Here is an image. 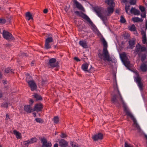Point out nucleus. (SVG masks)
<instances>
[{
    "instance_id": "f257e3e1",
    "label": "nucleus",
    "mask_w": 147,
    "mask_h": 147,
    "mask_svg": "<svg viewBox=\"0 0 147 147\" xmlns=\"http://www.w3.org/2000/svg\"><path fill=\"white\" fill-rule=\"evenodd\" d=\"M105 2L109 5L107 10L105 11H104L103 9L102 8L98 7L94 8L95 12L103 22L107 19L106 16H110L113 13L114 7L115 6V3L113 0H105Z\"/></svg>"
},
{
    "instance_id": "f03ea898",
    "label": "nucleus",
    "mask_w": 147,
    "mask_h": 147,
    "mask_svg": "<svg viewBox=\"0 0 147 147\" xmlns=\"http://www.w3.org/2000/svg\"><path fill=\"white\" fill-rule=\"evenodd\" d=\"M114 90L115 92H117L119 96V100L121 101L122 104L123 105V107L124 111L126 113V114L128 116L130 117L131 119L133 120L134 123L133 125L134 127H135L136 129H140V128L139 125L137 123L136 121L132 114L130 112L129 109H128L127 107V105L124 102L123 99L121 96V95L118 90L117 83H115V84L113 86Z\"/></svg>"
},
{
    "instance_id": "7ed1b4c3",
    "label": "nucleus",
    "mask_w": 147,
    "mask_h": 147,
    "mask_svg": "<svg viewBox=\"0 0 147 147\" xmlns=\"http://www.w3.org/2000/svg\"><path fill=\"white\" fill-rule=\"evenodd\" d=\"M101 42L102 43L103 46V53H99L98 54L99 57L101 59L105 61H109L110 60V56L109 55L108 51L107 49V44L105 38L102 37L100 38Z\"/></svg>"
},
{
    "instance_id": "20e7f679",
    "label": "nucleus",
    "mask_w": 147,
    "mask_h": 147,
    "mask_svg": "<svg viewBox=\"0 0 147 147\" xmlns=\"http://www.w3.org/2000/svg\"><path fill=\"white\" fill-rule=\"evenodd\" d=\"M75 13L76 15H78L88 22L89 24L92 27V29L95 32H98V30L96 28V26L94 25V24L92 22V21L84 13L81 12H79L78 11H75Z\"/></svg>"
},
{
    "instance_id": "39448f33",
    "label": "nucleus",
    "mask_w": 147,
    "mask_h": 147,
    "mask_svg": "<svg viewBox=\"0 0 147 147\" xmlns=\"http://www.w3.org/2000/svg\"><path fill=\"white\" fill-rule=\"evenodd\" d=\"M31 77L29 75H27L26 80L31 90L33 91L36 89L37 86L35 82L33 80H31Z\"/></svg>"
},
{
    "instance_id": "423d86ee",
    "label": "nucleus",
    "mask_w": 147,
    "mask_h": 147,
    "mask_svg": "<svg viewBox=\"0 0 147 147\" xmlns=\"http://www.w3.org/2000/svg\"><path fill=\"white\" fill-rule=\"evenodd\" d=\"M120 56L124 65L126 67L129 66L130 62L127 59L126 54L125 53H123L120 54Z\"/></svg>"
},
{
    "instance_id": "0eeeda50",
    "label": "nucleus",
    "mask_w": 147,
    "mask_h": 147,
    "mask_svg": "<svg viewBox=\"0 0 147 147\" xmlns=\"http://www.w3.org/2000/svg\"><path fill=\"white\" fill-rule=\"evenodd\" d=\"M34 102V100L32 99H29V103L30 104L29 105H26L24 106V111L27 113H31L33 111L32 105Z\"/></svg>"
},
{
    "instance_id": "6e6552de",
    "label": "nucleus",
    "mask_w": 147,
    "mask_h": 147,
    "mask_svg": "<svg viewBox=\"0 0 147 147\" xmlns=\"http://www.w3.org/2000/svg\"><path fill=\"white\" fill-rule=\"evenodd\" d=\"M3 36L4 38L7 40H13L14 39V37L11 33L5 30H3Z\"/></svg>"
},
{
    "instance_id": "1a4fd4ad",
    "label": "nucleus",
    "mask_w": 147,
    "mask_h": 147,
    "mask_svg": "<svg viewBox=\"0 0 147 147\" xmlns=\"http://www.w3.org/2000/svg\"><path fill=\"white\" fill-rule=\"evenodd\" d=\"M41 141L42 143V147H51L52 146V144L51 142H47L46 139L42 138H41Z\"/></svg>"
},
{
    "instance_id": "9d476101",
    "label": "nucleus",
    "mask_w": 147,
    "mask_h": 147,
    "mask_svg": "<svg viewBox=\"0 0 147 147\" xmlns=\"http://www.w3.org/2000/svg\"><path fill=\"white\" fill-rule=\"evenodd\" d=\"M146 50L145 47L141 46L138 43L136 45L135 52L137 53H139L141 52L145 51Z\"/></svg>"
},
{
    "instance_id": "9b49d317",
    "label": "nucleus",
    "mask_w": 147,
    "mask_h": 147,
    "mask_svg": "<svg viewBox=\"0 0 147 147\" xmlns=\"http://www.w3.org/2000/svg\"><path fill=\"white\" fill-rule=\"evenodd\" d=\"M137 77L135 78V80L140 90L142 89V84L141 82V79L138 73L136 72Z\"/></svg>"
},
{
    "instance_id": "f8f14e48",
    "label": "nucleus",
    "mask_w": 147,
    "mask_h": 147,
    "mask_svg": "<svg viewBox=\"0 0 147 147\" xmlns=\"http://www.w3.org/2000/svg\"><path fill=\"white\" fill-rule=\"evenodd\" d=\"M43 108V105L41 103L36 104L35 105L33 110V111H36L37 112L42 111Z\"/></svg>"
},
{
    "instance_id": "ddd939ff",
    "label": "nucleus",
    "mask_w": 147,
    "mask_h": 147,
    "mask_svg": "<svg viewBox=\"0 0 147 147\" xmlns=\"http://www.w3.org/2000/svg\"><path fill=\"white\" fill-rule=\"evenodd\" d=\"M103 138V135L101 133H98L92 136V139L95 141L101 140Z\"/></svg>"
},
{
    "instance_id": "4468645a",
    "label": "nucleus",
    "mask_w": 147,
    "mask_h": 147,
    "mask_svg": "<svg viewBox=\"0 0 147 147\" xmlns=\"http://www.w3.org/2000/svg\"><path fill=\"white\" fill-rule=\"evenodd\" d=\"M56 60L54 58H51L49 60V64L51 67L57 66L58 64L56 62Z\"/></svg>"
},
{
    "instance_id": "2eb2a0df",
    "label": "nucleus",
    "mask_w": 147,
    "mask_h": 147,
    "mask_svg": "<svg viewBox=\"0 0 147 147\" xmlns=\"http://www.w3.org/2000/svg\"><path fill=\"white\" fill-rule=\"evenodd\" d=\"M141 33L142 35V43L144 44H147V39L145 32L143 30H142L141 32Z\"/></svg>"
},
{
    "instance_id": "dca6fc26",
    "label": "nucleus",
    "mask_w": 147,
    "mask_h": 147,
    "mask_svg": "<svg viewBox=\"0 0 147 147\" xmlns=\"http://www.w3.org/2000/svg\"><path fill=\"white\" fill-rule=\"evenodd\" d=\"M74 3L75 4L76 7L78 9L83 11H84V7L76 0H74Z\"/></svg>"
},
{
    "instance_id": "f3484780",
    "label": "nucleus",
    "mask_w": 147,
    "mask_h": 147,
    "mask_svg": "<svg viewBox=\"0 0 147 147\" xmlns=\"http://www.w3.org/2000/svg\"><path fill=\"white\" fill-rule=\"evenodd\" d=\"M129 12L136 15H139L140 14L139 11L133 7L131 8L129 11Z\"/></svg>"
},
{
    "instance_id": "a211bd4d",
    "label": "nucleus",
    "mask_w": 147,
    "mask_h": 147,
    "mask_svg": "<svg viewBox=\"0 0 147 147\" xmlns=\"http://www.w3.org/2000/svg\"><path fill=\"white\" fill-rule=\"evenodd\" d=\"M59 144L61 147H65L68 144V142L63 139L61 140L59 142Z\"/></svg>"
},
{
    "instance_id": "6ab92c4d",
    "label": "nucleus",
    "mask_w": 147,
    "mask_h": 147,
    "mask_svg": "<svg viewBox=\"0 0 147 147\" xmlns=\"http://www.w3.org/2000/svg\"><path fill=\"white\" fill-rule=\"evenodd\" d=\"M88 65L89 64L88 63H85L82 65L81 68L83 71L89 72V71L88 70Z\"/></svg>"
},
{
    "instance_id": "aec40b11",
    "label": "nucleus",
    "mask_w": 147,
    "mask_h": 147,
    "mask_svg": "<svg viewBox=\"0 0 147 147\" xmlns=\"http://www.w3.org/2000/svg\"><path fill=\"white\" fill-rule=\"evenodd\" d=\"M13 133L15 135L16 138L18 139H19L21 138V134L18 131L15 130L13 131Z\"/></svg>"
},
{
    "instance_id": "412c9836",
    "label": "nucleus",
    "mask_w": 147,
    "mask_h": 147,
    "mask_svg": "<svg viewBox=\"0 0 147 147\" xmlns=\"http://www.w3.org/2000/svg\"><path fill=\"white\" fill-rule=\"evenodd\" d=\"M80 45L84 48L87 47V45L86 42L84 40H80L79 42Z\"/></svg>"
},
{
    "instance_id": "4be33fe9",
    "label": "nucleus",
    "mask_w": 147,
    "mask_h": 147,
    "mask_svg": "<svg viewBox=\"0 0 147 147\" xmlns=\"http://www.w3.org/2000/svg\"><path fill=\"white\" fill-rule=\"evenodd\" d=\"M26 19L28 20L33 19L32 14L29 12L26 13Z\"/></svg>"
},
{
    "instance_id": "5701e85b",
    "label": "nucleus",
    "mask_w": 147,
    "mask_h": 147,
    "mask_svg": "<svg viewBox=\"0 0 147 147\" xmlns=\"http://www.w3.org/2000/svg\"><path fill=\"white\" fill-rule=\"evenodd\" d=\"M117 98H118L115 95L113 96L111 99V101L112 102L115 104L118 103V100Z\"/></svg>"
},
{
    "instance_id": "b1692460",
    "label": "nucleus",
    "mask_w": 147,
    "mask_h": 147,
    "mask_svg": "<svg viewBox=\"0 0 147 147\" xmlns=\"http://www.w3.org/2000/svg\"><path fill=\"white\" fill-rule=\"evenodd\" d=\"M132 20L134 22H142L143 21V20L142 19L138 17L133 18H132Z\"/></svg>"
},
{
    "instance_id": "393cba45",
    "label": "nucleus",
    "mask_w": 147,
    "mask_h": 147,
    "mask_svg": "<svg viewBox=\"0 0 147 147\" xmlns=\"http://www.w3.org/2000/svg\"><path fill=\"white\" fill-rule=\"evenodd\" d=\"M37 139L36 138H33L28 140L29 144H32L37 142Z\"/></svg>"
},
{
    "instance_id": "a878e982",
    "label": "nucleus",
    "mask_w": 147,
    "mask_h": 147,
    "mask_svg": "<svg viewBox=\"0 0 147 147\" xmlns=\"http://www.w3.org/2000/svg\"><path fill=\"white\" fill-rule=\"evenodd\" d=\"M140 69L142 71H145L147 69V66L144 63L142 64L140 66Z\"/></svg>"
},
{
    "instance_id": "bb28decb",
    "label": "nucleus",
    "mask_w": 147,
    "mask_h": 147,
    "mask_svg": "<svg viewBox=\"0 0 147 147\" xmlns=\"http://www.w3.org/2000/svg\"><path fill=\"white\" fill-rule=\"evenodd\" d=\"M22 147H28V145L29 144L28 141H25L22 142L21 144Z\"/></svg>"
},
{
    "instance_id": "cd10ccee",
    "label": "nucleus",
    "mask_w": 147,
    "mask_h": 147,
    "mask_svg": "<svg viewBox=\"0 0 147 147\" xmlns=\"http://www.w3.org/2000/svg\"><path fill=\"white\" fill-rule=\"evenodd\" d=\"M33 96L36 100H41L42 99V98L41 96L37 94H35Z\"/></svg>"
},
{
    "instance_id": "c85d7f7f",
    "label": "nucleus",
    "mask_w": 147,
    "mask_h": 147,
    "mask_svg": "<svg viewBox=\"0 0 147 147\" xmlns=\"http://www.w3.org/2000/svg\"><path fill=\"white\" fill-rule=\"evenodd\" d=\"M129 28V30L131 31H135L136 30L135 26L134 24L131 25Z\"/></svg>"
},
{
    "instance_id": "c756f323",
    "label": "nucleus",
    "mask_w": 147,
    "mask_h": 147,
    "mask_svg": "<svg viewBox=\"0 0 147 147\" xmlns=\"http://www.w3.org/2000/svg\"><path fill=\"white\" fill-rule=\"evenodd\" d=\"M134 43L135 42L134 40H130L129 41V45L131 49H132L133 46L134 45Z\"/></svg>"
},
{
    "instance_id": "7c9ffc66",
    "label": "nucleus",
    "mask_w": 147,
    "mask_h": 147,
    "mask_svg": "<svg viewBox=\"0 0 147 147\" xmlns=\"http://www.w3.org/2000/svg\"><path fill=\"white\" fill-rule=\"evenodd\" d=\"M45 47L46 49H48L51 48V46L47 42H46L45 44Z\"/></svg>"
},
{
    "instance_id": "2f4dec72",
    "label": "nucleus",
    "mask_w": 147,
    "mask_h": 147,
    "mask_svg": "<svg viewBox=\"0 0 147 147\" xmlns=\"http://www.w3.org/2000/svg\"><path fill=\"white\" fill-rule=\"evenodd\" d=\"M53 40V39L51 37H49L47 38L45 40V42H47L48 43H49L51 42H52Z\"/></svg>"
},
{
    "instance_id": "473e14b6",
    "label": "nucleus",
    "mask_w": 147,
    "mask_h": 147,
    "mask_svg": "<svg viewBox=\"0 0 147 147\" xmlns=\"http://www.w3.org/2000/svg\"><path fill=\"white\" fill-rule=\"evenodd\" d=\"M53 121L55 123H57L59 121V118L57 116H55L53 118Z\"/></svg>"
},
{
    "instance_id": "72a5a7b5",
    "label": "nucleus",
    "mask_w": 147,
    "mask_h": 147,
    "mask_svg": "<svg viewBox=\"0 0 147 147\" xmlns=\"http://www.w3.org/2000/svg\"><path fill=\"white\" fill-rule=\"evenodd\" d=\"M72 147H80V146L78 145L75 142H71Z\"/></svg>"
},
{
    "instance_id": "f704fd0d",
    "label": "nucleus",
    "mask_w": 147,
    "mask_h": 147,
    "mask_svg": "<svg viewBox=\"0 0 147 147\" xmlns=\"http://www.w3.org/2000/svg\"><path fill=\"white\" fill-rule=\"evenodd\" d=\"M130 6L129 5H126L125 9L126 12L127 13L129 14V11L130 9Z\"/></svg>"
},
{
    "instance_id": "c9c22d12",
    "label": "nucleus",
    "mask_w": 147,
    "mask_h": 147,
    "mask_svg": "<svg viewBox=\"0 0 147 147\" xmlns=\"http://www.w3.org/2000/svg\"><path fill=\"white\" fill-rule=\"evenodd\" d=\"M120 22L121 23H124L125 22V20L124 17L121 16L120 17Z\"/></svg>"
},
{
    "instance_id": "e433bc0d",
    "label": "nucleus",
    "mask_w": 147,
    "mask_h": 147,
    "mask_svg": "<svg viewBox=\"0 0 147 147\" xmlns=\"http://www.w3.org/2000/svg\"><path fill=\"white\" fill-rule=\"evenodd\" d=\"M136 3V0H129V3L131 5H134Z\"/></svg>"
},
{
    "instance_id": "4c0bfd02",
    "label": "nucleus",
    "mask_w": 147,
    "mask_h": 147,
    "mask_svg": "<svg viewBox=\"0 0 147 147\" xmlns=\"http://www.w3.org/2000/svg\"><path fill=\"white\" fill-rule=\"evenodd\" d=\"M8 105H9L7 103L5 102L2 103L1 106L3 107L7 108L8 107Z\"/></svg>"
},
{
    "instance_id": "58836bf2",
    "label": "nucleus",
    "mask_w": 147,
    "mask_h": 147,
    "mask_svg": "<svg viewBox=\"0 0 147 147\" xmlns=\"http://www.w3.org/2000/svg\"><path fill=\"white\" fill-rule=\"evenodd\" d=\"M139 8L140 9V11L142 12H145V8L144 7L142 6H139Z\"/></svg>"
},
{
    "instance_id": "ea45409f",
    "label": "nucleus",
    "mask_w": 147,
    "mask_h": 147,
    "mask_svg": "<svg viewBox=\"0 0 147 147\" xmlns=\"http://www.w3.org/2000/svg\"><path fill=\"white\" fill-rule=\"evenodd\" d=\"M35 120L37 122L39 123H41L43 122L42 120L41 119L38 118H36L35 119Z\"/></svg>"
},
{
    "instance_id": "a19ab883",
    "label": "nucleus",
    "mask_w": 147,
    "mask_h": 147,
    "mask_svg": "<svg viewBox=\"0 0 147 147\" xmlns=\"http://www.w3.org/2000/svg\"><path fill=\"white\" fill-rule=\"evenodd\" d=\"M125 147H133V145L130 144H128L126 142L125 143Z\"/></svg>"
},
{
    "instance_id": "79ce46f5",
    "label": "nucleus",
    "mask_w": 147,
    "mask_h": 147,
    "mask_svg": "<svg viewBox=\"0 0 147 147\" xmlns=\"http://www.w3.org/2000/svg\"><path fill=\"white\" fill-rule=\"evenodd\" d=\"M11 70L10 69V68H7L5 69V72L6 73H9L10 71Z\"/></svg>"
},
{
    "instance_id": "37998d69",
    "label": "nucleus",
    "mask_w": 147,
    "mask_h": 147,
    "mask_svg": "<svg viewBox=\"0 0 147 147\" xmlns=\"http://www.w3.org/2000/svg\"><path fill=\"white\" fill-rule=\"evenodd\" d=\"M60 136L61 138H64L66 137L67 136L65 134L62 133V134L60 135Z\"/></svg>"
},
{
    "instance_id": "c03bdc74",
    "label": "nucleus",
    "mask_w": 147,
    "mask_h": 147,
    "mask_svg": "<svg viewBox=\"0 0 147 147\" xmlns=\"http://www.w3.org/2000/svg\"><path fill=\"white\" fill-rule=\"evenodd\" d=\"M142 13L141 15V16L143 18H145L146 17L145 12Z\"/></svg>"
},
{
    "instance_id": "a18cd8bd",
    "label": "nucleus",
    "mask_w": 147,
    "mask_h": 147,
    "mask_svg": "<svg viewBox=\"0 0 147 147\" xmlns=\"http://www.w3.org/2000/svg\"><path fill=\"white\" fill-rule=\"evenodd\" d=\"M5 20L3 19H0V23H4L5 22Z\"/></svg>"
},
{
    "instance_id": "49530a36",
    "label": "nucleus",
    "mask_w": 147,
    "mask_h": 147,
    "mask_svg": "<svg viewBox=\"0 0 147 147\" xmlns=\"http://www.w3.org/2000/svg\"><path fill=\"white\" fill-rule=\"evenodd\" d=\"M74 59L77 61H80V60L76 57H75L74 58Z\"/></svg>"
},
{
    "instance_id": "de8ad7c7",
    "label": "nucleus",
    "mask_w": 147,
    "mask_h": 147,
    "mask_svg": "<svg viewBox=\"0 0 147 147\" xmlns=\"http://www.w3.org/2000/svg\"><path fill=\"white\" fill-rule=\"evenodd\" d=\"M9 116L8 114H7L6 115V120H8V119H9Z\"/></svg>"
},
{
    "instance_id": "09e8293b",
    "label": "nucleus",
    "mask_w": 147,
    "mask_h": 147,
    "mask_svg": "<svg viewBox=\"0 0 147 147\" xmlns=\"http://www.w3.org/2000/svg\"><path fill=\"white\" fill-rule=\"evenodd\" d=\"M146 56L145 55H144V56L143 57H142V58H141V59H142V61H144V60L145 58H146Z\"/></svg>"
},
{
    "instance_id": "8fccbe9b",
    "label": "nucleus",
    "mask_w": 147,
    "mask_h": 147,
    "mask_svg": "<svg viewBox=\"0 0 147 147\" xmlns=\"http://www.w3.org/2000/svg\"><path fill=\"white\" fill-rule=\"evenodd\" d=\"M48 10L47 9H45L43 10V12L44 13H46L47 12Z\"/></svg>"
},
{
    "instance_id": "3c124183",
    "label": "nucleus",
    "mask_w": 147,
    "mask_h": 147,
    "mask_svg": "<svg viewBox=\"0 0 147 147\" xmlns=\"http://www.w3.org/2000/svg\"><path fill=\"white\" fill-rule=\"evenodd\" d=\"M34 61H32L30 63V65L31 66H32L34 65Z\"/></svg>"
},
{
    "instance_id": "603ef678",
    "label": "nucleus",
    "mask_w": 147,
    "mask_h": 147,
    "mask_svg": "<svg viewBox=\"0 0 147 147\" xmlns=\"http://www.w3.org/2000/svg\"><path fill=\"white\" fill-rule=\"evenodd\" d=\"M115 12L117 13H119V10L118 9H117L115 10Z\"/></svg>"
},
{
    "instance_id": "864d4df0",
    "label": "nucleus",
    "mask_w": 147,
    "mask_h": 147,
    "mask_svg": "<svg viewBox=\"0 0 147 147\" xmlns=\"http://www.w3.org/2000/svg\"><path fill=\"white\" fill-rule=\"evenodd\" d=\"M54 147H58V145L57 144H55L54 146Z\"/></svg>"
},
{
    "instance_id": "5fc2aeb1",
    "label": "nucleus",
    "mask_w": 147,
    "mask_h": 147,
    "mask_svg": "<svg viewBox=\"0 0 147 147\" xmlns=\"http://www.w3.org/2000/svg\"><path fill=\"white\" fill-rule=\"evenodd\" d=\"M128 0H122V2L125 3H126Z\"/></svg>"
},
{
    "instance_id": "6e6d98bb",
    "label": "nucleus",
    "mask_w": 147,
    "mask_h": 147,
    "mask_svg": "<svg viewBox=\"0 0 147 147\" xmlns=\"http://www.w3.org/2000/svg\"><path fill=\"white\" fill-rule=\"evenodd\" d=\"M7 83V81L6 80H3V83L4 84H6Z\"/></svg>"
},
{
    "instance_id": "4d7b16f0",
    "label": "nucleus",
    "mask_w": 147,
    "mask_h": 147,
    "mask_svg": "<svg viewBox=\"0 0 147 147\" xmlns=\"http://www.w3.org/2000/svg\"><path fill=\"white\" fill-rule=\"evenodd\" d=\"M145 25H146L145 26H146V29H147V20L146 21Z\"/></svg>"
},
{
    "instance_id": "13d9d810",
    "label": "nucleus",
    "mask_w": 147,
    "mask_h": 147,
    "mask_svg": "<svg viewBox=\"0 0 147 147\" xmlns=\"http://www.w3.org/2000/svg\"><path fill=\"white\" fill-rule=\"evenodd\" d=\"M33 115H34V117H35V116H36V113H35V112H34V113H33Z\"/></svg>"
},
{
    "instance_id": "bf43d9fd",
    "label": "nucleus",
    "mask_w": 147,
    "mask_h": 147,
    "mask_svg": "<svg viewBox=\"0 0 147 147\" xmlns=\"http://www.w3.org/2000/svg\"><path fill=\"white\" fill-rule=\"evenodd\" d=\"M2 94L1 92L0 91V98H1L2 96Z\"/></svg>"
},
{
    "instance_id": "052dcab7",
    "label": "nucleus",
    "mask_w": 147,
    "mask_h": 147,
    "mask_svg": "<svg viewBox=\"0 0 147 147\" xmlns=\"http://www.w3.org/2000/svg\"><path fill=\"white\" fill-rule=\"evenodd\" d=\"M2 75L1 74V73L0 72V78H2Z\"/></svg>"
},
{
    "instance_id": "680f3d73",
    "label": "nucleus",
    "mask_w": 147,
    "mask_h": 147,
    "mask_svg": "<svg viewBox=\"0 0 147 147\" xmlns=\"http://www.w3.org/2000/svg\"><path fill=\"white\" fill-rule=\"evenodd\" d=\"M57 134V132H55V135H56Z\"/></svg>"
},
{
    "instance_id": "e2e57ef3",
    "label": "nucleus",
    "mask_w": 147,
    "mask_h": 147,
    "mask_svg": "<svg viewBox=\"0 0 147 147\" xmlns=\"http://www.w3.org/2000/svg\"><path fill=\"white\" fill-rule=\"evenodd\" d=\"M145 137L146 138V139L147 140V136L146 135L145 136Z\"/></svg>"
},
{
    "instance_id": "0e129e2a",
    "label": "nucleus",
    "mask_w": 147,
    "mask_h": 147,
    "mask_svg": "<svg viewBox=\"0 0 147 147\" xmlns=\"http://www.w3.org/2000/svg\"><path fill=\"white\" fill-rule=\"evenodd\" d=\"M44 82L43 81H42V84H43V82Z\"/></svg>"
},
{
    "instance_id": "69168bd1",
    "label": "nucleus",
    "mask_w": 147,
    "mask_h": 147,
    "mask_svg": "<svg viewBox=\"0 0 147 147\" xmlns=\"http://www.w3.org/2000/svg\"><path fill=\"white\" fill-rule=\"evenodd\" d=\"M0 147H1V145H0Z\"/></svg>"
}]
</instances>
